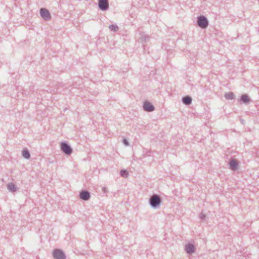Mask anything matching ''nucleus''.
Wrapping results in <instances>:
<instances>
[{
	"instance_id": "aec40b11",
	"label": "nucleus",
	"mask_w": 259,
	"mask_h": 259,
	"mask_svg": "<svg viewBox=\"0 0 259 259\" xmlns=\"http://www.w3.org/2000/svg\"><path fill=\"white\" fill-rule=\"evenodd\" d=\"M199 217L201 220H203L205 218V215L203 212H201L199 215Z\"/></svg>"
},
{
	"instance_id": "20e7f679",
	"label": "nucleus",
	"mask_w": 259,
	"mask_h": 259,
	"mask_svg": "<svg viewBox=\"0 0 259 259\" xmlns=\"http://www.w3.org/2000/svg\"><path fill=\"white\" fill-rule=\"evenodd\" d=\"M40 15L45 21H49L51 19V14L49 10L46 8H41L40 9Z\"/></svg>"
},
{
	"instance_id": "9b49d317",
	"label": "nucleus",
	"mask_w": 259,
	"mask_h": 259,
	"mask_svg": "<svg viewBox=\"0 0 259 259\" xmlns=\"http://www.w3.org/2000/svg\"><path fill=\"white\" fill-rule=\"evenodd\" d=\"M140 36L139 38V40L142 43L147 42L149 41L150 37L148 35L144 32H141L139 34Z\"/></svg>"
},
{
	"instance_id": "f03ea898",
	"label": "nucleus",
	"mask_w": 259,
	"mask_h": 259,
	"mask_svg": "<svg viewBox=\"0 0 259 259\" xmlns=\"http://www.w3.org/2000/svg\"><path fill=\"white\" fill-rule=\"evenodd\" d=\"M197 23L198 26L202 29L206 28L208 26V21L207 18L203 15L197 17Z\"/></svg>"
},
{
	"instance_id": "6e6552de",
	"label": "nucleus",
	"mask_w": 259,
	"mask_h": 259,
	"mask_svg": "<svg viewBox=\"0 0 259 259\" xmlns=\"http://www.w3.org/2000/svg\"><path fill=\"white\" fill-rule=\"evenodd\" d=\"M185 250L187 253L191 254L195 252L196 249L194 245L191 243H187L185 246Z\"/></svg>"
},
{
	"instance_id": "6ab92c4d",
	"label": "nucleus",
	"mask_w": 259,
	"mask_h": 259,
	"mask_svg": "<svg viewBox=\"0 0 259 259\" xmlns=\"http://www.w3.org/2000/svg\"><path fill=\"white\" fill-rule=\"evenodd\" d=\"M122 142H123V144L124 145L126 146H128V145H129L128 141H127V139H124L123 140V141H122Z\"/></svg>"
},
{
	"instance_id": "4468645a",
	"label": "nucleus",
	"mask_w": 259,
	"mask_h": 259,
	"mask_svg": "<svg viewBox=\"0 0 259 259\" xmlns=\"http://www.w3.org/2000/svg\"><path fill=\"white\" fill-rule=\"evenodd\" d=\"M241 101L244 103H247L250 101V98L247 95H243L241 96Z\"/></svg>"
},
{
	"instance_id": "f8f14e48",
	"label": "nucleus",
	"mask_w": 259,
	"mask_h": 259,
	"mask_svg": "<svg viewBox=\"0 0 259 259\" xmlns=\"http://www.w3.org/2000/svg\"><path fill=\"white\" fill-rule=\"evenodd\" d=\"M192 98L190 96H186L182 98V102L186 105H189L192 103Z\"/></svg>"
},
{
	"instance_id": "ddd939ff",
	"label": "nucleus",
	"mask_w": 259,
	"mask_h": 259,
	"mask_svg": "<svg viewBox=\"0 0 259 259\" xmlns=\"http://www.w3.org/2000/svg\"><path fill=\"white\" fill-rule=\"evenodd\" d=\"M7 189L10 192H14L17 190V187L13 183H9L7 185Z\"/></svg>"
},
{
	"instance_id": "7ed1b4c3",
	"label": "nucleus",
	"mask_w": 259,
	"mask_h": 259,
	"mask_svg": "<svg viewBox=\"0 0 259 259\" xmlns=\"http://www.w3.org/2000/svg\"><path fill=\"white\" fill-rule=\"evenodd\" d=\"M61 149L62 151L67 155H70L72 153V149L66 142L61 143Z\"/></svg>"
},
{
	"instance_id": "9d476101",
	"label": "nucleus",
	"mask_w": 259,
	"mask_h": 259,
	"mask_svg": "<svg viewBox=\"0 0 259 259\" xmlns=\"http://www.w3.org/2000/svg\"><path fill=\"white\" fill-rule=\"evenodd\" d=\"M239 163L235 159H232L229 163V168L232 170H236L238 166Z\"/></svg>"
},
{
	"instance_id": "f257e3e1",
	"label": "nucleus",
	"mask_w": 259,
	"mask_h": 259,
	"mask_svg": "<svg viewBox=\"0 0 259 259\" xmlns=\"http://www.w3.org/2000/svg\"><path fill=\"white\" fill-rule=\"evenodd\" d=\"M149 202L152 208H156L162 203V199L159 195L154 194L150 197Z\"/></svg>"
},
{
	"instance_id": "412c9836",
	"label": "nucleus",
	"mask_w": 259,
	"mask_h": 259,
	"mask_svg": "<svg viewBox=\"0 0 259 259\" xmlns=\"http://www.w3.org/2000/svg\"><path fill=\"white\" fill-rule=\"evenodd\" d=\"M102 191H103V192H104V193H107V192H108V189H107V188H106V187H103V188H102Z\"/></svg>"
},
{
	"instance_id": "dca6fc26",
	"label": "nucleus",
	"mask_w": 259,
	"mask_h": 259,
	"mask_svg": "<svg viewBox=\"0 0 259 259\" xmlns=\"http://www.w3.org/2000/svg\"><path fill=\"white\" fill-rule=\"evenodd\" d=\"M22 155L24 158L26 159H29L30 157V154L29 151L26 149H24L23 150Z\"/></svg>"
},
{
	"instance_id": "39448f33",
	"label": "nucleus",
	"mask_w": 259,
	"mask_h": 259,
	"mask_svg": "<svg viewBox=\"0 0 259 259\" xmlns=\"http://www.w3.org/2000/svg\"><path fill=\"white\" fill-rule=\"evenodd\" d=\"M53 257L55 259H66V255L62 250L56 249L53 251Z\"/></svg>"
},
{
	"instance_id": "f3484780",
	"label": "nucleus",
	"mask_w": 259,
	"mask_h": 259,
	"mask_svg": "<svg viewBox=\"0 0 259 259\" xmlns=\"http://www.w3.org/2000/svg\"><path fill=\"white\" fill-rule=\"evenodd\" d=\"M109 28L111 31L116 32L118 30V26L116 24H111L109 25Z\"/></svg>"
},
{
	"instance_id": "2eb2a0df",
	"label": "nucleus",
	"mask_w": 259,
	"mask_h": 259,
	"mask_svg": "<svg viewBox=\"0 0 259 259\" xmlns=\"http://www.w3.org/2000/svg\"><path fill=\"white\" fill-rule=\"evenodd\" d=\"M225 97L228 100H232L234 99L235 95L233 92H229L225 94Z\"/></svg>"
},
{
	"instance_id": "a211bd4d",
	"label": "nucleus",
	"mask_w": 259,
	"mask_h": 259,
	"mask_svg": "<svg viewBox=\"0 0 259 259\" xmlns=\"http://www.w3.org/2000/svg\"><path fill=\"white\" fill-rule=\"evenodd\" d=\"M120 175L123 178H127L128 176V172L125 169H122L120 171Z\"/></svg>"
},
{
	"instance_id": "1a4fd4ad",
	"label": "nucleus",
	"mask_w": 259,
	"mask_h": 259,
	"mask_svg": "<svg viewBox=\"0 0 259 259\" xmlns=\"http://www.w3.org/2000/svg\"><path fill=\"white\" fill-rule=\"evenodd\" d=\"M90 193L87 190H82L79 193V197L81 199L87 201L90 198Z\"/></svg>"
},
{
	"instance_id": "0eeeda50",
	"label": "nucleus",
	"mask_w": 259,
	"mask_h": 259,
	"mask_svg": "<svg viewBox=\"0 0 259 259\" xmlns=\"http://www.w3.org/2000/svg\"><path fill=\"white\" fill-rule=\"evenodd\" d=\"M143 108L146 112H152L154 110V106L149 102L146 101L144 102Z\"/></svg>"
},
{
	"instance_id": "423d86ee",
	"label": "nucleus",
	"mask_w": 259,
	"mask_h": 259,
	"mask_svg": "<svg viewBox=\"0 0 259 259\" xmlns=\"http://www.w3.org/2000/svg\"><path fill=\"white\" fill-rule=\"evenodd\" d=\"M98 7L102 11H106L109 9L108 0H99Z\"/></svg>"
}]
</instances>
